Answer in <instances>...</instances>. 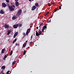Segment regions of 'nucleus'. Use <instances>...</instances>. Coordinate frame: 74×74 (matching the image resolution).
Returning a JSON list of instances; mask_svg holds the SVG:
<instances>
[{"instance_id":"dca6fc26","label":"nucleus","mask_w":74,"mask_h":74,"mask_svg":"<svg viewBox=\"0 0 74 74\" xmlns=\"http://www.w3.org/2000/svg\"><path fill=\"white\" fill-rule=\"evenodd\" d=\"M11 32V31H10V30H8V33L7 34V35H9L10 34V33Z\"/></svg>"},{"instance_id":"2eb2a0df","label":"nucleus","mask_w":74,"mask_h":74,"mask_svg":"<svg viewBox=\"0 0 74 74\" xmlns=\"http://www.w3.org/2000/svg\"><path fill=\"white\" fill-rule=\"evenodd\" d=\"M5 49H3L1 51V53H4V51H5Z\"/></svg>"},{"instance_id":"412c9836","label":"nucleus","mask_w":74,"mask_h":74,"mask_svg":"<svg viewBox=\"0 0 74 74\" xmlns=\"http://www.w3.org/2000/svg\"><path fill=\"white\" fill-rule=\"evenodd\" d=\"M4 73V70H2L1 73H0V74H3V73Z\"/></svg>"},{"instance_id":"6ab92c4d","label":"nucleus","mask_w":74,"mask_h":74,"mask_svg":"<svg viewBox=\"0 0 74 74\" xmlns=\"http://www.w3.org/2000/svg\"><path fill=\"white\" fill-rule=\"evenodd\" d=\"M16 40H17V39L16 38H15L14 40H13V41L12 42V44H14V42H16Z\"/></svg>"},{"instance_id":"20e7f679","label":"nucleus","mask_w":74,"mask_h":74,"mask_svg":"<svg viewBox=\"0 0 74 74\" xmlns=\"http://www.w3.org/2000/svg\"><path fill=\"white\" fill-rule=\"evenodd\" d=\"M18 26H19V23H18L17 24H16V25H13V27L15 29H16L18 28Z\"/></svg>"},{"instance_id":"c03bdc74","label":"nucleus","mask_w":74,"mask_h":74,"mask_svg":"<svg viewBox=\"0 0 74 74\" xmlns=\"http://www.w3.org/2000/svg\"><path fill=\"white\" fill-rule=\"evenodd\" d=\"M36 28H37V29H38V27H37Z\"/></svg>"},{"instance_id":"79ce46f5","label":"nucleus","mask_w":74,"mask_h":74,"mask_svg":"<svg viewBox=\"0 0 74 74\" xmlns=\"http://www.w3.org/2000/svg\"><path fill=\"white\" fill-rule=\"evenodd\" d=\"M13 7H14V8H15V5H13Z\"/></svg>"},{"instance_id":"f704fd0d","label":"nucleus","mask_w":74,"mask_h":74,"mask_svg":"<svg viewBox=\"0 0 74 74\" xmlns=\"http://www.w3.org/2000/svg\"><path fill=\"white\" fill-rule=\"evenodd\" d=\"M49 22H51V19H50V20L48 22V23H49Z\"/></svg>"},{"instance_id":"f257e3e1","label":"nucleus","mask_w":74,"mask_h":74,"mask_svg":"<svg viewBox=\"0 0 74 74\" xmlns=\"http://www.w3.org/2000/svg\"><path fill=\"white\" fill-rule=\"evenodd\" d=\"M8 8L10 11H14L15 9L13 8L12 6L10 5L9 4H8Z\"/></svg>"},{"instance_id":"a18cd8bd","label":"nucleus","mask_w":74,"mask_h":74,"mask_svg":"<svg viewBox=\"0 0 74 74\" xmlns=\"http://www.w3.org/2000/svg\"><path fill=\"white\" fill-rule=\"evenodd\" d=\"M29 1H32V0H29Z\"/></svg>"},{"instance_id":"6e6552de","label":"nucleus","mask_w":74,"mask_h":74,"mask_svg":"<svg viewBox=\"0 0 74 74\" xmlns=\"http://www.w3.org/2000/svg\"><path fill=\"white\" fill-rule=\"evenodd\" d=\"M46 28H47V26L45 25L43 26L42 29V32H44V30H45V29H46Z\"/></svg>"},{"instance_id":"9d476101","label":"nucleus","mask_w":74,"mask_h":74,"mask_svg":"<svg viewBox=\"0 0 74 74\" xmlns=\"http://www.w3.org/2000/svg\"><path fill=\"white\" fill-rule=\"evenodd\" d=\"M38 36H40L41 34H42V31H40V30H39L38 32Z\"/></svg>"},{"instance_id":"4c0bfd02","label":"nucleus","mask_w":74,"mask_h":74,"mask_svg":"<svg viewBox=\"0 0 74 74\" xmlns=\"http://www.w3.org/2000/svg\"><path fill=\"white\" fill-rule=\"evenodd\" d=\"M16 2H18V0H14Z\"/></svg>"},{"instance_id":"423d86ee","label":"nucleus","mask_w":74,"mask_h":74,"mask_svg":"<svg viewBox=\"0 0 74 74\" xmlns=\"http://www.w3.org/2000/svg\"><path fill=\"white\" fill-rule=\"evenodd\" d=\"M4 27L6 29H8L10 27V25L6 24L4 25Z\"/></svg>"},{"instance_id":"7ed1b4c3","label":"nucleus","mask_w":74,"mask_h":74,"mask_svg":"<svg viewBox=\"0 0 74 74\" xmlns=\"http://www.w3.org/2000/svg\"><path fill=\"white\" fill-rule=\"evenodd\" d=\"M30 30H31V29L30 28L27 29V31L26 33V36H27V35H28V34H29V33H30Z\"/></svg>"},{"instance_id":"7c9ffc66","label":"nucleus","mask_w":74,"mask_h":74,"mask_svg":"<svg viewBox=\"0 0 74 74\" xmlns=\"http://www.w3.org/2000/svg\"><path fill=\"white\" fill-rule=\"evenodd\" d=\"M54 12H56V11H58V9H56V8L55 10H54Z\"/></svg>"},{"instance_id":"49530a36","label":"nucleus","mask_w":74,"mask_h":74,"mask_svg":"<svg viewBox=\"0 0 74 74\" xmlns=\"http://www.w3.org/2000/svg\"><path fill=\"white\" fill-rule=\"evenodd\" d=\"M20 45L19 43V44H18V46H19Z\"/></svg>"},{"instance_id":"bb28decb","label":"nucleus","mask_w":74,"mask_h":74,"mask_svg":"<svg viewBox=\"0 0 74 74\" xmlns=\"http://www.w3.org/2000/svg\"><path fill=\"white\" fill-rule=\"evenodd\" d=\"M10 72V71H8L6 72V74H9V73Z\"/></svg>"},{"instance_id":"a19ab883","label":"nucleus","mask_w":74,"mask_h":74,"mask_svg":"<svg viewBox=\"0 0 74 74\" xmlns=\"http://www.w3.org/2000/svg\"><path fill=\"white\" fill-rule=\"evenodd\" d=\"M4 58H4H3V60H5V58Z\"/></svg>"},{"instance_id":"cd10ccee","label":"nucleus","mask_w":74,"mask_h":74,"mask_svg":"<svg viewBox=\"0 0 74 74\" xmlns=\"http://www.w3.org/2000/svg\"><path fill=\"white\" fill-rule=\"evenodd\" d=\"M49 12H47L46 14L45 15H46V16H48V14H49Z\"/></svg>"},{"instance_id":"4be33fe9","label":"nucleus","mask_w":74,"mask_h":74,"mask_svg":"<svg viewBox=\"0 0 74 74\" xmlns=\"http://www.w3.org/2000/svg\"><path fill=\"white\" fill-rule=\"evenodd\" d=\"M36 36H37V37H38V32H37V31H36Z\"/></svg>"},{"instance_id":"a211bd4d","label":"nucleus","mask_w":74,"mask_h":74,"mask_svg":"<svg viewBox=\"0 0 74 74\" xmlns=\"http://www.w3.org/2000/svg\"><path fill=\"white\" fill-rule=\"evenodd\" d=\"M22 24L18 23V27L19 28L22 27Z\"/></svg>"},{"instance_id":"58836bf2","label":"nucleus","mask_w":74,"mask_h":74,"mask_svg":"<svg viewBox=\"0 0 74 74\" xmlns=\"http://www.w3.org/2000/svg\"><path fill=\"white\" fill-rule=\"evenodd\" d=\"M32 43H33V42L31 41L29 43V44H32Z\"/></svg>"},{"instance_id":"37998d69","label":"nucleus","mask_w":74,"mask_h":74,"mask_svg":"<svg viewBox=\"0 0 74 74\" xmlns=\"http://www.w3.org/2000/svg\"><path fill=\"white\" fill-rule=\"evenodd\" d=\"M26 43H27V40H26Z\"/></svg>"},{"instance_id":"f3484780","label":"nucleus","mask_w":74,"mask_h":74,"mask_svg":"<svg viewBox=\"0 0 74 74\" xmlns=\"http://www.w3.org/2000/svg\"><path fill=\"white\" fill-rule=\"evenodd\" d=\"M5 69V67L4 66H2L1 67V69Z\"/></svg>"},{"instance_id":"72a5a7b5","label":"nucleus","mask_w":74,"mask_h":74,"mask_svg":"<svg viewBox=\"0 0 74 74\" xmlns=\"http://www.w3.org/2000/svg\"><path fill=\"white\" fill-rule=\"evenodd\" d=\"M4 58H7V55H5V56L4 57Z\"/></svg>"},{"instance_id":"39448f33","label":"nucleus","mask_w":74,"mask_h":74,"mask_svg":"<svg viewBox=\"0 0 74 74\" xmlns=\"http://www.w3.org/2000/svg\"><path fill=\"white\" fill-rule=\"evenodd\" d=\"M2 7H3V8H5V7H6V6H7V5H6V4H5V3H2Z\"/></svg>"},{"instance_id":"a878e982","label":"nucleus","mask_w":74,"mask_h":74,"mask_svg":"<svg viewBox=\"0 0 74 74\" xmlns=\"http://www.w3.org/2000/svg\"><path fill=\"white\" fill-rule=\"evenodd\" d=\"M23 35L24 36V37H25V36H26V34H25V33L23 32Z\"/></svg>"},{"instance_id":"473e14b6","label":"nucleus","mask_w":74,"mask_h":74,"mask_svg":"<svg viewBox=\"0 0 74 74\" xmlns=\"http://www.w3.org/2000/svg\"><path fill=\"white\" fill-rule=\"evenodd\" d=\"M32 38H33V35H32L31 36V40H32Z\"/></svg>"},{"instance_id":"c85d7f7f","label":"nucleus","mask_w":74,"mask_h":74,"mask_svg":"<svg viewBox=\"0 0 74 74\" xmlns=\"http://www.w3.org/2000/svg\"><path fill=\"white\" fill-rule=\"evenodd\" d=\"M26 52L27 51H25V50H24V51L23 54L25 55V54H26Z\"/></svg>"},{"instance_id":"603ef678","label":"nucleus","mask_w":74,"mask_h":74,"mask_svg":"<svg viewBox=\"0 0 74 74\" xmlns=\"http://www.w3.org/2000/svg\"><path fill=\"white\" fill-rule=\"evenodd\" d=\"M35 34H34V36H35Z\"/></svg>"},{"instance_id":"0eeeda50","label":"nucleus","mask_w":74,"mask_h":74,"mask_svg":"<svg viewBox=\"0 0 74 74\" xmlns=\"http://www.w3.org/2000/svg\"><path fill=\"white\" fill-rule=\"evenodd\" d=\"M36 8H37V7L36 6H32L31 10L32 11H34V10H36Z\"/></svg>"},{"instance_id":"f03ea898","label":"nucleus","mask_w":74,"mask_h":74,"mask_svg":"<svg viewBox=\"0 0 74 74\" xmlns=\"http://www.w3.org/2000/svg\"><path fill=\"white\" fill-rule=\"evenodd\" d=\"M22 10L20 9L18 11L16 15L18 16H19L22 14Z\"/></svg>"},{"instance_id":"de8ad7c7","label":"nucleus","mask_w":74,"mask_h":74,"mask_svg":"<svg viewBox=\"0 0 74 74\" xmlns=\"http://www.w3.org/2000/svg\"><path fill=\"white\" fill-rule=\"evenodd\" d=\"M2 74H5V73H2Z\"/></svg>"},{"instance_id":"e433bc0d","label":"nucleus","mask_w":74,"mask_h":74,"mask_svg":"<svg viewBox=\"0 0 74 74\" xmlns=\"http://www.w3.org/2000/svg\"><path fill=\"white\" fill-rule=\"evenodd\" d=\"M59 8L60 10H61V6H60L59 7Z\"/></svg>"},{"instance_id":"c756f323","label":"nucleus","mask_w":74,"mask_h":74,"mask_svg":"<svg viewBox=\"0 0 74 74\" xmlns=\"http://www.w3.org/2000/svg\"><path fill=\"white\" fill-rule=\"evenodd\" d=\"M5 0L7 3H9V2H10V1H9V0Z\"/></svg>"},{"instance_id":"f8f14e48","label":"nucleus","mask_w":74,"mask_h":74,"mask_svg":"<svg viewBox=\"0 0 74 74\" xmlns=\"http://www.w3.org/2000/svg\"><path fill=\"white\" fill-rule=\"evenodd\" d=\"M0 13L1 14H4V11L3 10H1L0 11Z\"/></svg>"},{"instance_id":"8fccbe9b","label":"nucleus","mask_w":74,"mask_h":74,"mask_svg":"<svg viewBox=\"0 0 74 74\" xmlns=\"http://www.w3.org/2000/svg\"><path fill=\"white\" fill-rule=\"evenodd\" d=\"M28 48H30V47H28Z\"/></svg>"},{"instance_id":"1a4fd4ad","label":"nucleus","mask_w":74,"mask_h":74,"mask_svg":"<svg viewBox=\"0 0 74 74\" xmlns=\"http://www.w3.org/2000/svg\"><path fill=\"white\" fill-rule=\"evenodd\" d=\"M18 32H17L14 35V36H13V38H15V37H16V36H18Z\"/></svg>"},{"instance_id":"ddd939ff","label":"nucleus","mask_w":74,"mask_h":74,"mask_svg":"<svg viewBox=\"0 0 74 74\" xmlns=\"http://www.w3.org/2000/svg\"><path fill=\"white\" fill-rule=\"evenodd\" d=\"M16 18H17V16H13L12 17V19L13 20H15Z\"/></svg>"},{"instance_id":"2f4dec72","label":"nucleus","mask_w":74,"mask_h":74,"mask_svg":"<svg viewBox=\"0 0 74 74\" xmlns=\"http://www.w3.org/2000/svg\"><path fill=\"white\" fill-rule=\"evenodd\" d=\"M48 6H49V7L51 6V5H50V3H48Z\"/></svg>"},{"instance_id":"4468645a","label":"nucleus","mask_w":74,"mask_h":74,"mask_svg":"<svg viewBox=\"0 0 74 74\" xmlns=\"http://www.w3.org/2000/svg\"><path fill=\"white\" fill-rule=\"evenodd\" d=\"M27 45V44L26 43H24V44L23 45V48H25Z\"/></svg>"},{"instance_id":"9b49d317","label":"nucleus","mask_w":74,"mask_h":74,"mask_svg":"<svg viewBox=\"0 0 74 74\" xmlns=\"http://www.w3.org/2000/svg\"><path fill=\"white\" fill-rule=\"evenodd\" d=\"M15 4L16 7L19 6V2H16L15 3Z\"/></svg>"},{"instance_id":"09e8293b","label":"nucleus","mask_w":74,"mask_h":74,"mask_svg":"<svg viewBox=\"0 0 74 74\" xmlns=\"http://www.w3.org/2000/svg\"><path fill=\"white\" fill-rule=\"evenodd\" d=\"M32 1H34V0H32Z\"/></svg>"},{"instance_id":"393cba45","label":"nucleus","mask_w":74,"mask_h":74,"mask_svg":"<svg viewBox=\"0 0 74 74\" xmlns=\"http://www.w3.org/2000/svg\"><path fill=\"white\" fill-rule=\"evenodd\" d=\"M42 25H43V23H42L40 24L39 27H40V26H42Z\"/></svg>"},{"instance_id":"c9c22d12","label":"nucleus","mask_w":74,"mask_h":74,"mask_svg":"<svg viewBox=\"0 0 74 74\" xmlns=\"http://www.w3.org/2000/svg\"><path fill=\"white\" fill-rule=\"evenodd\" d=\"M16 45V46H18V44L17 43H16L15 44Z\"/></svg>"},{"instance_id":"5701e85b","label":"nucleus","mask_w":74,"mask_h":74,"mask_svg":"<svg viewBox=\"0 0 74 74\" xmlns=\"http://www.w3.org/2000/svg\"><path fill=\"white\" fill-rule=\"evenodd\" d=\"M13 52V51H12V50H11L10 52V54L9 55V56H11V55H12V54Z\"/></svg>"},{"instance_id":"aec40b11","label":"nucleus","mask_w":74,"mask_h":74,"mask_svg":"<svg viewBox=\"0 0 74 74\" xmlns=\"http://www.w3.org/2000/svg\"><path fill=\"white\" fill-rule=\"evenodd\" d=\"M35 6H36L37 7H38V3H36L35 4Z\"/></svg>"},{"instance_id":"ea45409f","label":"nucleus","mask_w":74,"mask_h":74,"mask_svg":"<svg viewBox=\"0 0 74 74\" xmlns=\"http://www.w3.org/2000/svg\"><path fill=\"white\" fill-rule=\"evenodd\" d=\"M55 4V3H52L51 4Z\"/></svg>"},{"instance_id":"3c124183","label":"nucleus","mask_w":74,"mask_h":74,"mask_svg":"<svg viewBox=\"0 0 74 74\" xmlns=\"http://www.w3.org/2000/svg\"><path fill=\"white\" fill-rule=\"evenodd\" d=\"M1 36L0 35V37Z\"/></svg>"},{"instance_id":"b1692460","label":"nucleus","mask_w":74,"mask_h":74,"mask_svg":"<svg viewBox=\"0 0 74 74\" xmlns=\"http://www.w3.org/2000/svg\"><path fill=\"white\" fill-rule=\"evenodd\" d=\"M16 63V61H14V62H13L12 63V66H13V65H14V64H15V63Z\"/></svg>"}]
</instances>
